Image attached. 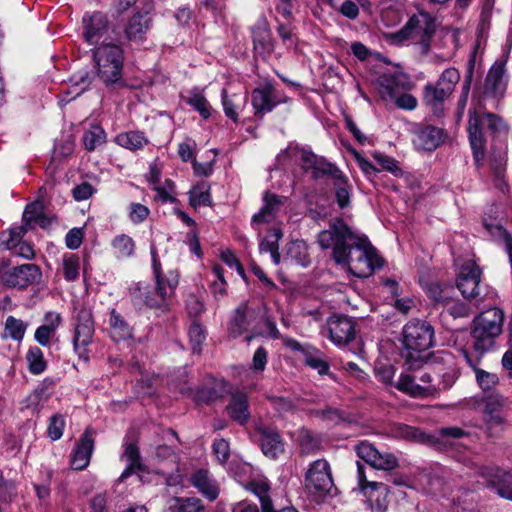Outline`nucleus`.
I'll return each instance as SVG.
<instances>
[{"label": "nucleus", "mask_w": 512, "mask_h": 512, "mask_svg": "<svg viewBox=\"0 0 512 512\" xmlns=\"http://www.w3.org/2000/svg\"><path fill=\"white\" fill-rule=\"evenodd\" d=\"M322 249H332V258L356 277L370 276L382 260L364 235L355 234L341 219L334 220L318 235Z\"/></svg>", "instance_id": "obj_1"}, {"label": "nucleus", "mask_w": 512, "mask_h": 512, "mask_svg": "<svg viewBox=\"0 0 512 512\" xmlns=\"http://www.w3.org/2000/svg\"><path fill=\"white\" fill-rule=\"evenodd\" d=\"M463 355L473 369L476 382L484 394L481 398H471L468 405L483 410L489 435L494 436L502 431L504 417L500 410L507 404L508 399L494 391L499 384L497 374L478 368L466 352H463Z\"/></svg>", "instance_id": "obj_2"}, {"label": "nucleus", "mask_w": 512, "mask_h": 512, "mask_svg": "<svg viewBox=\"0 0 512 512\" xmlns=\"http://www.w3.org/2000/svg\"><path fill=\"white\" fill-rule=\"evenodd\" d=\"M281 156H286L291 161L300 163L304 170H311L314 178L330 175L334 180L335 196L339 207L349 206L351 187L347 178L334 164L327 162L323 157H318L311 150L292 143Z\"/></svg>", "instance_id": "obj_3"}, {"label": "nucleus", "mask_w": 512, "mask_h": 512, "mask_svg": "<svg viewBox=\"0 0 512 512\" xmlns=\"http://www.w3.org/2000/svg\"><path fill=\"white\" fill-rule=\"evenodd\" d=\"M152 267L156 286L152 291L143 283H137L131 288V294L135 301L143 303L150 308H164L174 295L175 289L179 284V274L177 271H169L165 276L161 273V264L156 257L155 249L152 248Z\"/></svg>", "instance_id": "obj_4"}, {"label": "nucleus", "mask_w": 512, "mask_h": 512, "mask_svg": "<svg viewBox=\"0 0 512 512\" xmlns=\"http://www.w3.org/2000/svg\"><path fill=\"white\" fill-rule=\"evenodd\" d=\"M436 27L435 16L420 9L409 18L402 29L391 33L389 39L395 45H419L423 52H427Z\"/></svg>", "instance_id": "obj_5"}, {"label": "nucleus", "mask_w": 512, "mask_h": 512, "mask_svg": "<svg viewBox=\"0 0 512 512\" xmlns=\"http://www.w3.org/2000/svg\"><path fill=\"white\" fill-rule=\"evenodd\" d=\"M490 132L495 137L507 134V125L495 114L469 111L468 134L475 163L480 165L484 159L485 133Z\"/></svg>", "instance_id": "obj_6"}, {"label": "nucleus", "mask_w": 512, "mask_h": 512, "mask_svg": "<svg viewBox=\"0 0 512 512\" xmlns=\"http://www.w3.org/2000/svg\"><path fill=\"white\" fill-rule=\"evenodd\" d=\"M504 312L491 308L480 313L473 320L471 336L476 352L483 354L495 346V340L503 330Z\"/></svg>", "instance_id": "obj_7"}, {"label": "nucleus", "mask_w": 512, "mask_h": 512, "mask_svg": "<svg viewBox=\"0 0 512 512\" xmlns=\"http://www.w3.org/2000/svg\"><path fill=\"white\" fill-rule=\"evenodd\" d=\"M93 59L99 79L107 86L122 80L124 52L112 42L102 43L94 48Z\"/></svg>", "instance_id": "obj_8"}, {"label": "nucleus", "mask_w": 512, "mask_h": 512, "mask_svg": "<svg viewBox=\"0 0 512 512\" xmlns=\"http://www.w3.org/2000/svg\"><path fill=\"white\" fill-rule=\"evenodd\" d=\"M402 336L407 357L414 358V353L425 352L432 347L434 329L424 320L413 319L404 326Z\"/></svg>", "instance_id": "obj_9"}, {"label": "nucleus", "mask_w": 512, "mask_h": 512, "mask_svg": "<svg viewBox=\"0 0 512 512\" xmlns=\"http://www.w3.org/2000/svg\"><path fill=\"white\" fill-rule=\"evenodd\" d=\"M407 79L403 74H383L379 78L380 93L386 100H390L403 110H414L417 99L406 92Z\"/></svg>", "instance_id": "obj_10"}, {"label": "nucleus", "mask_w": 512, "mask_h": 512, "mask_svg": "<svg viewBox=\"0 0 512 512\" xmlns=\"http://www.w3.org/2000/svg\"><path fill=\"white\" fill-rule=\"evenodd\" d=\"M94 321L90 309L81 307L75 315L73 344L76 353L87 359V347L92 343Z\"/></svg>", "instance_id": "obj_11"}, {"label": "nucleus", "mask_w": 512, "mask_h": 512, "mask_svg": "<svg viewBox=\"0 0 512 512\" xmlns=\"http://www.w3.org/2000/svg\"><path fill=\"white\" fill-rule=\"evenodd\" d=\"M83 38L95 47L108 43L110 25L105 14L101 12L85 13L82 19Z\"/></svg>", "instance_id": "obj_12"}, {"label": "nucleus", "mask_w": 512, "mask_h": 512, "mask_svg": "<svg viewBox=\"0 0 512 512\" xmlns=\"http://www.w3.org/2000/svg\"><path fill=\"white\" fill-rule=\"evenodd\" d=\"M305 482L308 489L319 495L331 493L334 482L329 463L325 459L311 463L306 472Z\"/></svg>", "instance_id": "obj_13"}, {"label": "nucleus", "mask_w": 512, "mask_h": 512, "mask_svg": "<svg viewBox=\"0 0 512 512\" xmlns=\"http://www.w3.org/2000/svg\"><path fill=\"white\" fill-rule=\"evenodd\" d=\"M357 456L371 467L390 471L398 466L397 457L390 452H380L372 444L361 442L356 446Z\"/></svg>", "instance_id": "obj_14"}, {"label": "nucleus", "mask_w": 512, "mask_h": 512, "mask_svg": "<svg viewBox=\"0 0 512 512\" xmlns=\"http://www.w3.org/2000/svg\"><path fill=\"white\" fill-rule=\"evenodd\" d=\"M476 472L483 479V483L496 489V493L512 501V473L496 467H477Z\"/></svg>", "instance_id": "obj_15"}, {"label": "nucleus", "mask_w": 512, "mask_h": 512, "mask_svg": "<svg viewBox=\"0 0 512 512\" xmlns=\"http://www.w3.org/2000/svg\"><path fill=\"white\" fill-rule=\"evenodd\" d=\"M287 198L266 192L263 196L261 210L254 214L251 220L252 227L261 233V225L275 221L284 209Z\"/></svg>", "instance_id": "obj_16"}, {"label": "nucleus", "mask_w": 512, "mask_h": 512, "mask_svg": "<svg viewBox=\"0 0 512 512\" xmlns=\"http://www.w3.org/2000/svg\"><path fill=\"white\" fill-rule=\"evenodd\" d=\"M480 269L473 260L465 261L459 268L457 287L463 297L477 299L480 295Z\"/></svg>", "instance_id": "obj_17"}, {"label": "nucleus", "mask_w": 512, "mask_h": 512, "mask_svg": "<svg viewBox=\"0 0 512 512\" xmlns=\"http://www.w3.org/2000/svg\"><path fill=\"white\" fill-rule=\"evenodd\" d=\"M327 332L333 344L342 347L355 338V323L347 316L333 315L327 320Z\"/></svg>", "instance_id": "obj_18"}, {"label": "nucleus", "mask_w": 512, "mask_h": 512, "mask_svg": "<svg viewBox=\"0 0 512 512\" xmlns=\"http://www.w3.org/2000/svg\"><path fill=\"white\" fill-rule=\"evenodd\" d=\"M40 268L35 264H23L4 273L2 280L9 287L26 288L40 280Z\"/></svg>", "instance_id": "obj_19"}, {"label": "nucleus", "mask_w": 512, "mask_h": 512, "mask_svg": "<svg viewBox=\"0 0 512 512\" xmlns=\"http://www.w3.org/2000/svg\"><path fill=\"white\" fill-rule=\"evenodd\" d=\"M507 58L502 56L491 66L485 81L486 92L493 96H502L507 87L506 75Z\"/></svg>", "instance_id": "obj_20"}, {"label": "nucleus", "mask_w": 512, "mask_h": 512, "mask_svg": "<svg viewBox=\"0 0 512 512\" xmlns=\"http://www.w3.org/2000/svg\"><path fill=\"white\" fill-rule=\"evenodd\" d=\"M280 102L281 99L278 98L273 85L269 82L254 89L252 92V106L256 115L263 116L271 112Z\"/></svg>", "instance_id": "obj_21"}, {"label": "nucleus", "mask_w": 512, "mask_h": 512, "mask_svg": "<svg viewBox=\"0 0 512 512\" xmlns=\"http://www.w3.org/2000/svg\"><path fill=\"white\" fill-rule=\"evenodd\" d=\"M445 138L444 131L434 126L418 128L413 137V145L417 150L433 151Z\"/></svg>", "instance_id": "obj_22"}, {"label": "nucleus", "mask_w": 512, "mask_h": 512, "mask_svg": "<svg viewBox=\"0 0 512 512\" xmlns=\"http://www.w3.org/2000/svg\"><path fill=\"white\" fill-rule=\"evenodd\" d=\"M395 387L414 398H428L436 396V388L432 385H422L416 380V376L401 374Z\"/></svg>", "instance_id": "obj_23"}, {"label": "nucleus", "mask_w": 512, "mask_h": 512, "mask_svg": "<svg viewBox=\"0 0 512 512\" xmlns=\"http://www.w3.org/2000/svg\"><path fill=\"white\" fill-rule=\"evenodd\" d=\"M92 434L86 430L80 437L71 457V466L75 470H82L90 463L93 452Z\"/></svg>", "instance_id": "obj_24"}, {"label": "nucleus", "mask_w": 512, "mask_h": 512, "mask_svg": "<svg viewBox=\"0 0 512 512\" xmlns=\"http://www.w3.org/2000/svg\"><path fill=\"white\" fill-rule=\"evenodd\" d=\"M249 489L258 497L263 512H297L292 507H285L278 511L275 510L270 496V485L264 477L252 480L249 483Z\"/></svg>", "instance_id": "obj_25"}, {"label": "nucleus", "mask_w": 512, "mask_h": 512, "mask_svg": "<svg viewBox=\"0 0 512 512\" xmlns=\"http://www.w3.org/2000/svg\"><path fill=\"white\" fill-rule=\"evenodd\" d=\"M227 412L232 420L244 425L250 418V410L247 395L242 391H235L231 394Z\"/></svg>", "instance_id": "obj_26"}, {"label": "nucleus", "mask_w": 512, "mask_h": 512, "mask_svg": "<svg viewBox=\"0 0 512 512\" xmlns=\"http://www.w3.org/2000/svg\"><path fill=\"white\" fill-rule=\"evenodd\" d=\"M259 432L261 448L267 457L275 459L284 452V444L276 430L269 427H261Z\"/></svg>", "instance_id": "obj_27"}, {"label": "nucleus", "mask_w": 512, "mask_h": 512, "mask_svg": "<svg viewBox=\"0 0 512 512\" xmlns=\"http://www.w3.org/2000/svg\"><path fill=\"white\" fill-rule=\"evenodd\" d=\"M192 485L206 497L208 500L213 501L219 495V488L215 480H213L208 471L198 470L191 476Z\"/></svg>", "instance_id": "obj_28"}, {"label": "nucleus", "mask_w": 512, "mask_h": 512, "mask_svg": "<svg viewBox=\"0 0 512 512\" xmlns=\"http://www.w3.org/2000/svg\"><path fill=\"white\" fill-rule=\"evenodd\" d=\"M253 312L249 309L247 304L240 305L231 318L228 325V334L231 338H238L241 336L250 325V318Z\"/></svg>", "instance_id": "obj_29"}, {"label": "nucleus", "mask_w": 512, "mask_h": 512, "mask_svg": "<svg viewBox=\"0 0 512 512\" xmlns=\"http://www.w3.org/2000/svg\"><path fill=\"white\" fill-rule=\"evenodd\" d=\"M165 512H205L200 499L196 497H170L166 500Z\"/></svg>", "instance_id": "obj_30"}, {"label": "nucleus", "mask_w": 512, "mask_h": 512, "mask_svg": "<svg viewBox=\"0 0 512 512\" xmlns=\"http://www.w3.org/2000/svg\"><path fill=\"white\" fill-rule=\"evenodd\" d=\"M451 95L449 91H446L445 88L441 87L436 83V85H426L424 88V103L429 106L435 114H439L442 112V104L443 102Z\"/></svg>", "instance_id": "obj_31"}, {"label": "nucleus", "mask_w": 512, "mask_h": 512, "mask_svg": "<svg viewBox=\"0 0 512 512\" xmlns=\"http://www.w3.org/2000/svg\"><path fill=\"white\" fill-rule=\"evenodd\" d=\"M122 459L126 462V468L120 475L119 482H123L131 474L142 470L139 449L135 444L129 443L125 445Z\"/></svg>", "instance_id": "obj_32"}, {"label": "nucleus", "mask_w": 512, "mask_h": 512, "mask_svg": "<svg viewBox=\"0 0 512 512\" xmlns=\"http://www.w3.org/2000/svg\"><path fill=\"white\" fill-rule=\"evenodd\" d=\"M135 241L127 234L116 235L111 240L112 254L118 259L131 258L135 254Z\"/></svg>", "instance_id": "obj_33"}, {"label": "nucleus", "mask_w": 512, "mask_h": 512, "mask_svg": "<svg viewBox=\"0 0 512 512\" xmlns=\"http://www.w3.org/2000/svg\"><path fill=\"white\" fill-rule=\"evenodd\" d=\"M421 284L427 296L435 303L442 306L445 303H449L451 295L454 294L453 287L449 285L441 286L435 281H425L421 282Z\"/></svg>", "instance_id": "obj_34"}, {"label": "nucleus", "mask_w": 512, "mask_h": 512, "mask_svg": "<svg viewBox=\"0 0 512 512\" xmlns=\"http://www.w3.org/2000/svg\"><path fill=\"white\" fill-rule=\"evenodd\" d=\"M110 335L116 342L132 338V328L124 318L112 310L109 318Z\"/></svg>", "instance_id": "obj_35"}, {"label": "nucleus", "mask_w": 512, "mask_h": 512, "mask_svg": "<svg viewBox=\"0 0 512 512\" xmlns=\"http://www.w3.org/2000/svg\"><path fill=\"white\" fill-rule=\"evenodd\" d=\"M50 384V382L47 383L44 381L30 395H28L25 399V408L29 409L33 413H39L50 398Z\"/></svg>", "instance_id": "obj_36"}, {"label": "nucleus", "mask_w": 512, "mask_h": 512, "mask_svg": "<svg viewBox=\"0 0 512 512\" xmlns=\"http://www.w3.org/2000/svg\"><path fill=\"white\" fill-rule=\"evenodd\" d=\"M115 142L125 149L135 151L144 148L149 141L143 132L129 131L118 134Z\"/></svg>", "instance_id": "obj_37"}, {"label": "nucleus", "mask_w": 512, "mask_h": 512, "mask_svg": "<svg viewBox=\"0 0 512 512\" xmlns=\"http://www.w3.org/2000/svg\"><path fill=\"white\" fill-rule=\"evenodd\" d=\"M190 205L195 209L201 206H210L212 202L210 186L207 182L201 181L189 191Z\"/></svg>", "instance_id": "obj_38"}, {"label": "nucleus", "mask_w": 512, "mask_h": 512, "mask_svg": "<svg viewBox=\"0 0 512 512\" xmlns=\"http://www.w3.org/2000/svg\"><path fill=\"white\" fill-rule=\"evenodd\" d=\"M25 359L28 370L33 375H40L47 368V362L44 358V354L37 346H33L28 349Z\"/></svg>", "instance_id": "obj_39"}, {"label": "nucleus", "mask_w": 512, "mask_h": 512, "mask_svg": "<svg viewBox=\"0 0 512 512\" xmlns=\"http://www.w3.org/2000/svg\"><path fill=\"white\" fill-rule=\"evenodd\" d=\"M149 22L150 19L147 15H134L126 28L127 37L130 40H140L142 35L148 30Z\"/></svg>", "instance_id": "obj_40"}, {"label": "nucleus", "mask_w": 512, "mask_h": 512, "mask_svg": "<svg viewBox=\"0 0 512 512\" xmlns=\"http://www.w3.org/2000/svg\"><path fill=\"white\" fill-rule=\"evenodd\" d=\"M106 142V132L99 125H92L83 134V144L85 149L93 151Z\"/></svg>", "instance_id": "obj_41"}, {"label": "nucleus", "mask_w": 512, "mask_h": 512, "mask_svg": "<svg viewBox=\"0 0 512 512\" xmlns=\"http://www.w3.org/2000/svg\"><path fill=\"white\" fill-rule=\"evenodd\" d=\"M287 257L302 267H307L310 263L307 245L302 240H295L288 244Z\"/></svg>", "instance_id": "obj_42"}, {"label": "nucleus", "mask_w": 512, "mask_h": 512, "mask_svg": "<svg viewBox=\"0 0 512 512\" xmlns=\"http://www.w3.org/2000/svg\"><path fill=\"white\" fill-rule=\"evenodd\" d=\"M24 226L13 227L0 235V249L13 250L17 248L25 234Z\"/></svg>", "instance_id": "obj_43"}, {"label": "nucleus", "mask_w": 512, "mask_h": 512, "mask_svg": "<svg viewBox=\"0 0 512 512\" xmlns=\"http://www.w3.org/2000/svg\"><path fill=\"white\" fill-rule=\"evenodd\" d=\"M254 49L259 54L271 53L274 49L270 33L267 29L253 30Z\"/></svg>", "instance_id": "obj_44"}, {"label": "nucleus", "mask_w": 512, "mask_h": 512, "mask_svg": "<svg viewBox=\"0 0 512 512\" xmlns=\"http://www.w3.org/2000/svg\"><path fill=\"white\" fill-rule=\"evenodd\" d=\"M27 329V324L21 319L8 316L5 321L4 337H9L15 341H22Z\"/></svg>", "instance_id": "obj_45"}, {"label": "nucleus", "mask_w": 512, "mask_h": 512, "mask_svg": "<svg viewBox=\"0 0 512 512\" xmlns=\"http://www.w3.org/2000/svg\"><path fill=\"white\" fill-rule=\"evenodd\" d=\"M187 103L198 111L204 119L210 117V105L201 91L197 89L191 90L187 98Z\"/></svg>", "instance_id": "obj_46"}, {"label": "nucleus", "mask_w": 512, "mask_h": 512, "mask_svg": "<svg viewBox=\"0 0 512 512\" xmlns=\"http://www.w3.org/2000/svg\"><path fill=\"white\" fill-rule=\"evenodd\" d=\"M62 269L67 281H75L79 277L80 258L75 254L64 255Z\"/></svg>", "instance_id": "obj_47"}, {"label": "nucleus", "mask_w": 512, "mask_h": 512, "mask_svg": "<svg viewBox=\"0 0 512 512\" xmlns=\"http://www.w3.org/2000/svg\"><path fill=\"white\" fill-rule=\"evenodd\" d=\"M414 376H416V380L419 384L434 386L436 388V395H438L440 391L450 388L456 379L453 375H449L450 380L445 381L441 385V383H436V377H434L430 371L424 370L414 374Z\"/></svg>", "instance_id": "obj_48"}, {"label": "nucleus", "mask_w": 512, "mask_h": 512, "mask_svg": "<svg viewBox=\"0 0 512 512\" xmlns=\"http://www.w3.org/2000/svg\"><path fill=\"white\" fill-rule=\"evenodd\" d=\"M373 158L382 170L390 172L396 177L402 176L403 171L397 160L381 152H374Z\"/></svg>", "instance_id": "obj_49"}, {"label": "nucleus", "mask_w": 512, "mask_h": 512, "mask_svg": "<svg viewBox=\"0 0 512 512\" xmlns=\"http://www.w3.org/2000/svg\"><path fill=\"white\" fill-rule=\"evenodd\" d=\"M506 165V155L500 152L493 160H491V168L493 170L497 187L504 192L506 184L504 182V172Z\"/></svg>", "instance_id": "obj_50"}, {"label": "nucleus", "mask_w": 512, "mask_h": 512, "mask_svg": "<svg viewBox=\"0 0 512 512\" xmlns=\"http://www.w3.org/2000/svg\"><path fill=\"white\" fill-rule=\"evenodd\" d=\"M65 425V417L62 414L56 413L52 415L49 419V424L47 428L49 438L52 441L59 440L63 435Z\"/></svg>", "instance_id": "obj_51"}, {"label": "nucleus", "mask_w": 512, "mask_h": 512, "mask_svg": "<svg viewBox=\"0 0 512 512\" xmlns=\"http://www.w3.org/2000/svg\"><path fill=\"white\" fill-rule=\"evenodd\" d=\"M282 237V232L279 228H273L268 237L263 238L259 244V250L261 253H271L278 250V241Z\"/></svg>", "instance_id": "obj_52"}, {"label": "nucleus", "mask_w": 512, "mask_h": 512, "mask_svg": "<svg viewBox=\"0 0 512 512\" xmlns=\"http://www.w3.org/2000/svg\"><path fill=\"white\" fill-rule=\"evenodd\" d=\"M188 336L192 346V351L194 353H199L201 350V345L206 338L204 329L200 324L193 323L189 328Z\"/></svg>", "instance_id": "obj_53"}, {"label": "nucleus", "mask_w": 512, "mask_h": 512, "mask_svg": "<svg viewBox=\"0 0 512 512\" xmlns=\"http://www.w3.org/2000/svg\"><path fill=\"white\" fill-rule=\"evenodd\" d=\"M71 86L69 87L67 91V96H71L70 98H62V101H70L71 99H74L75 97L79 96L81 93H83L89 83L86 80V74H79L78 76H74L71 79Z\"/></svg>", "instance_id": "obj_54"}, {"label": "nucleus", "mask_w": 512, "mask_h": 512, "mask_svg": "<svg viewBox=\"0 0 512 512\" xmlns=\"http://www.w3.org/2000/svg\"><path fill=\"white\" fill-rule=\"evenodd\" d=\"M460 79V74L455 68L446 69L442 75L440 76L437 84L441 87L445 88L446 91L450 93L453 92L455 85L458 83Z\"/></svg>", "instance_id": "obj_55"}, {"label": "nucleus", "mask_w": 512, "mask_h": 512, "mask_svg": "<svg viewBox=\"0 0 512 512\" xmlns=\"http://www.w3.org/2000/svg\"><path fill=\"white\" fill-rule=\"evenodd\" d=\"M299 444L303 453L310 454L320 447V440L309 431L303 430L299 436Z\"/></svg>", "instance_id": "obj_56"}, {"label": "nucleus", "mask_w": 512, "mask_h": 512, "mask_svg": "<svg viewBox=\"0 0 512 512\" xmlns=\"http://www.w3.org/2000/svg\"><path fill=\"white\" fill-rule=\"evenodd\" d=\"M42 204L40 202H34L26 206L23 213V221L29 225L31 223H39L42 218Z\"/></svg>", "instance_id": "obj_57"}, {"label": "nucleus", "mask_w": 512, "mask_h": 512, "mask_svg": "<svg viewBox=\"0 0 512 512\" xmlns=\"http://www.w3.org/2000/svg\"><path fill=\"white\" fill-rule=\"evenodd\" d=\"M443 307L455 318L467 317L470 314V307L459 300H454L453 295H451L449 303H445Z\"/></svg>", "instance_id": "obj_58"}, {"label": "nucleus", "mask_w": 512, "mask_h": 512, "mask_svg": "<svg viewBox=\"0 0 512 512\" xmlns=\"http://www.w3.org/2000/svg\"><path fill=\"white\" fill-rule=\"evenodd\" d=\"M129 219L133 224H139L146 220L150 210L143 204L131 203L128 208Z\"/></svg>", "instance_id": "obj_59"}, {"label": "nucleus", "mask_w": 512, "mask_h": 512, "mask_svg": "<svg viewBox=\"0 0 512 512\" xmlns=\"http://www.w3.org/2000/svg\"><path fill=\"white\" fill-rule=\"evenodd\" d=\"M395 371L394 366L390 364L378 363L375 367L377 379L386 385H391L393 383Z\"/></svg>", "instance_id": "obj_60"}, {"label": "nucleus", "mask_w": 512, "mask_h": 512, "mask_svg": "<svg viewBox=\"0 0 512 512\" xmlns=\"http://www.w3.org/2000/svg\"><path fill=\"white\" fill-rule=\"evenodd\" d=\"M221 97H222V105H223L225 115L228 118H230L231 120H233L234 122H236L238 120V113H237L238 105L236 103V100L233 98H230L227 95V91L225 89L222 90Z\"/></svg>", "instance_id": "obj_61"}, {"label": "nucleus", "mask_w": 512, "mask_h": 512, "mask_svg": "<svg viewBox=\"0 0 512 512\" xmlns=\"http://www.w3.org/2000/svg\"><path fill=\"white\" fill-rule=\"evenodd\" d=\"M213 453L220 463H225L230 455L229 443L225 439L215 440Z\"/></svg>", "instance_id": "obj_62"}, {"label": "nucleus", "mask_w": 512, "mask_h": 512, "mask_svg": "<svg viewBox=\"0 0 512 512\" xmlns=\"http://www.w3.org/2000/svg\"><path fill=\"white\" fill-rule=\"evenodd\" d=\"M83 231L80 228L71 229L65 237L66 246L69 249L75 250L80 247L83 240Z\"/></svg>", "instance_id": "obj_63"}, {"label": "nucleus", "mask_w": 512, "mask_h": 512, "mask_svg": "<svg viewBox=\"0 0 512 512\" xmlns=\"http://www.w3.org/2000/svg\"><path fill=\"white\" fill-rule=\"evenodd\" d=\"M267 364V351L263 347H259L252 360V369L255 372H263Z\"/></svg>", "instance_id": "obj_64"}]
</instances>
